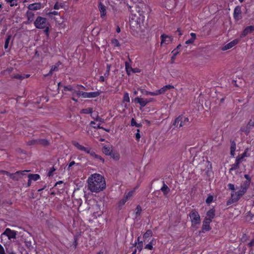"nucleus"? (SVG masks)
I'll return each instance as SVG.
<instances>
[{"instance_id":"48","label":"nucleus","mask_w":254,"mask_h":254,"mask_svg":"<svg viewBox=\"0 0 254 254\" xmlns=\"http://www.w3.org/2000/svg\"><path fill=\"white\" fill-rule=\"evenodd\" d=\"M131 125L132 126H136V127H140V125H139V124H137V123H136V122H135V120H134L133 118H132V119H131Z\"/></svg>"},{"instance_id":"51","label":"nucleus","mask_w":254,"mask_h":254,"mask_svg":"<svg viewBox=\"0 0 254 254\" xmlns=\"http://www.w3.org/2000/svg\"><path fill=\"white\" fill-rule=\"evenodd\" d=\"M55 171V169L54 167H52L50 169V170L49 171L48 173V176L50 177L53 175V172Z\"/></svg>"},{"instance_id":"21","label":"nucleus","mask_w":254,"mask_h":254,"mask_svg":"<svg viewBox=\"0 0 254 254\" xmlns=\"http://www.w3.org/2000/svg\"><path fill=\"white\" fill-rule=\"evenodd\" d=\"M215 216V210L214 209H210L208 210L206 213V217L205 218L206 219H209L210 220H212L213 218H214Z\"/></svg>"},{"instance_id":"16","label":"nucleus","mask_w":254,"mask_h":254,"mask_svg":"<svg viewBox=\"0 0 254 254\" xmlns=\"http://www.w3.org/2000/svg\"><path fill=\"white\" fill-rule=\"evenodd\" d=\"M26 15L28 20L27 23H30L34 21L35 15L32 11L28 10L26 12Z\"/></svg>"},{"instance_id":"63","label":"nucleus","mask_w":254,"mask_h":254,"mask_svg":"<svg viewBox=\"0 0 254 254\" xmlns=\"http://www.w3.org/2000/svg\"><path fill=\"white\" fill-rule=\"evenodd\" d=\"M16 0H10L9 2H10V6H13V5H16Z\"/></svg>"},{"instance_id":"37","label":"nucleus","mask_w":254,"mask_h":254,"mask_svg":"<svg viewBox=\"0 0 254 254\" xmlns=\"http://www.w3.org/2000/svg\"><path fill=\"white\" fill-rule=\"evenodd\" d=\"M130 99L129 97L128 93L126 92L124 93V97H123V102H129Z\"/></svg>"},{"instance_id":"50","label":"nucleus","mask_w":254,"mask_h":254,"mask_svg":"<svg viewBox=\"0 0 254 254\" xmlns=\"http://www.w3.org/2000/svg\"><path fill=\"white\" fill-rule=\"evenodd\" d=\"M74 165H78V163H76L74 161H71V162L69 163V164H68V168H67V169L68 170H69L70 169V168Z\"/></svg>"},{"instance_id":"14","label":"nucleus","mask_w":254,"mask_h":254,"mask_svg":"<svg viewBox=\"0 0 254 254\" xmlns=\"http://www.w3.org/2000/svg\"><path fill=\"white\" fill-rule=\"evenodd\" d=\"M134 102L138 103L142 107H145L148 103V99L136 97L134 99Z\"/></svg>"},{"instance_id":"24","label":"nucleus","mask_w":254,"mask_h":254,"mask_svg":"<svg viewBox=\"0 0 254 254\" xmlns=\"http://www.w3.org/2000/svg\"><path fill=\"white\" fill-rule=\"evenodd\" d=\"M112 149L110 147L105 146L103 148V152L106 155L110 156L112 152Z\"/></svg>"},{"instance_id":"49","label":"nucleus","mask_w":254,"mask_h":254,"mask_svg":"<svg viewBox=\"0 0 254 254\" xmlns=\"http://www.w3.org/2000/svg\"><path fill=\"white\" fill-rule=\"evenodd\" d=\"M160 94H161V93H160V91L159 90H156L154 92H151V93H149V95H151V96H157V95H159Z\"/></svg>"},{"instance_id":"55","label":"nucleus","mask_w":254,"mask_h":254,"mask_svg":"<svg viewBox=\"0 0 254 254\" xmlns=\"http://www.w3.org/2000/svg\"><path fill=\"white\" fill-rule=\"evenodd\" d=\"M172 53L174 55V57H176L180 53V51L175 49L172 52Z\"/></svg>"},{"instance_id":"52","label":"nucleus","mask_w":254,"mask_h":254,"mask_svg":"<svg viewBox=\"0 0 254 254\" xmlns=\"http://www.w3.org/2000/svg\"><path fill=\"white\" fill-rule=\"evenodd\" d=\"M135 138H136V139L137 140H138V141L139 140V139L140 138V133H139V129L137 130V132L135 134Z\"/></svg>"},{"instance_id":"29","label":"nucleus","mask_w":254,"mask_h":254,"mask_svg":"<svg viewBox=\"0 0 254 254\" xmlns=\"http://www.w3.org/2000/svg\"><path fill=\"white\" fill-rule=\"evenodd\" d=\"M100 95L99 92H88V98H95Z\"/></svg>"},{"instance_id":"27","label":"nucleus","mask_w":254,"mask_h":254,"mask_svg":"<svg viewBox=\"0 0 254 254\" xmlns=\"http://www.w3.org/2000/svg\"><path fill=\"white\" fill-rule=\"evenodd\" d=\"M113 159L118 161L120 158V154L115 151H113L111 153V154L110 155Z\"/></svg>"},{"instance_id":"2","label":"nucleus","mask_w":254,"mask_h":254,"mask_svg":"<svg viewBox=\"0 0 254 254\" xmlns=\"http://www.w3.org/2000/svg\"><path fill=\"white\" fill-rule=\"evenodd\" d=\"M189 217L191 223V227L197 228L200 224L201 219L198 212L195 209H192L189 213Z\"/></svg>"},{"instance_id":"60","label":"nucleus","mask_w":254,"mask_h":254,"mask_svg":"<svg viewBox=\"0 0 254 254\" xmlns=\"http://www.w3.org/2000/svg\"><path fill=\"white\" fill-rule=\"evenodd\" d=\"M131 72L133 73H139L140 72V70L138 68H132Z\"/></svg>"},{"instance_id":"56","label":"nucleus","mask_w":254,"mask_h":254,"mask_svg":"<svg viewBox=\"0 0 254 254\" xmlns=\"http://www.w3.org/2000/svg\"><path fill=\"white\" fill-rule=\"evenodd\" d=\"M248 246L250 248H252L254 246V239H252L250 242L248 244Z\"/></svg>"},{"instance_id":"15","label":"nucleus","mask_w":254,"mask_h":254,"mask_svg":"<svg viewBox=\"0 0 254 254\" xmlns=\"http://www.w3.org/2000/svg\"><path fill=\"white\" fill-rule=\"evenodd\" d=\"M29 11L37 10L41 8V4L40 3H35L29 4L28 6Z\"/></svg>"},{"instance_id":"54","label":"nucleus","mask_w":254,"mask_h":254,"mask_svg":"<svg viewBox=\"0 0 254 254\" xmlns=\"http://www.w3.org/2000/svg\"><path fill=\"white\" fill-rule=\"evenodd\" d=\"M249 127L251 128V127H254V121L252 120H250L248 123L247 125Z\"/></svg>"},{"instance_id":"43","label":"nucleus","mask_w":254,"mask_h":254,"mask_svg":"<svg viewBox=\"0 0 254 254\" xmlns=\"http://www.w3.org/2000/svg\"><path fill=\"white\" fill-rule=\"evenodd\" d=\"M112 44L116 47L120 46V44L119 41L117 39H114L112 40Z\"/></svg>"},{"instance_id":"17","label":"nucleus","mask_w":254,"mask_h":254,"mask_svg":"<svg viewBox=\"0 0 254 254\" xmlns=\"http://www.w3.org/2000/svg\"><path fill=\"white\" fill-rule=\"evenodd\" d=\"M33 143L41 144L44 146H46L49 144L48 140L45 139H39L37 140H33Z\"/></svg>"},{"instance_id":"53","label":"nucleus","mask_w":254,"mask_h":254,"mask_svg":"<svg viewBox=\"0 0 254 254\" xmlns=\"http://www.w3.org/2000/svg\"><path fill=\"white\" fill-rule=\"evenodd\" d=\"M58 66H59L58 64L54 65L51 67V69L52 70V71H57L58 69Z\"/></svg>"},{"instance_id":"30","label":"nucleus","mask_w":254,"mask_h":254,"mask_svg":"<svg viewBox=\"0 0 254 254\" xmlns=\"http://www.w3.org/2000/svg\"><path fill=\"white\" fill-rule=\"evenodd\" d=\"M152 235V231L150 230H147L143 235L144 241L145 242L147 239L151 237Z\"/></svg>"},{"instance_id":"26","label":"nucleus","mask_w":254,"mask_h":254,"mask_svg":"<svg viewBox=\"0 0 254 254\" xmlns=\"http://www.w3.org/2000/svg\"><path fill=\"white\" fill-rule=\"evenodd\" d=\"M241 13V7L237 6H236L234 10V17L236 19L238 16Z\"/></svg>"},{"instance_id":"47","label":"nucleus","mask_w":254,"mask_h":254,"mask_svg":"<svg viewBox=\"0 0 254 254\" xmlns=\"http://www.w3.org/2000/svg\"><path fill=\"white\" fill-rule=\"evenodd\" d=\"M12 78H16V79H18L19 80H22L24 78V76H23L20 74H15L14 75H13Z\"/></svg>"},{"instance_id":"57","label":"nucleus","mask_w":254,"mask_h":254,"mask_svg":"<svg viewBox=\"0 0 254 254\" xmlns=\"http://www.w3.org/2000/svg\"><path fill=\"white\" fill-rule=\"evenodd\" d=\"M246 154H247V152L245 151V152H244V153L241 155V157H237V158H238V159H241V161L242 162V161L243 159L245 157H246V156H247Z\"/></svg>"},{"instance_id":"39","label":"nucleus","mask_w":254,"mask_h":254,"mask_svg":"<svg viewBox=\"0 0 254 254\" xmlns=\"http://www.w3.org/2000/svg\"><path fill=\"white\" fill-rule=\"evenodd\" d=\"M11 36L8 35L7 37V38L5 40V43H4V48L6 49L8 48L9 41L10 40Z\"/></svg>"},{"instance_id":"1","label":"nucleus","mask_w":254,"mask_h":254,"mask_svg":"<svg viewBox=\"0 0 254 254\" xmlns=\"http://www.w3.org/2000/svg\"><path fill=\"white\" fill-rule=\"evenodd\" d=\"M88 189L92 192L98 193L103 190L106 187L104 178L99 174L90 175L87 179Z\"/></svg>"},{"instance_id":"46","label":"nucleus","mask_w":254,"mask_h":254,"mask_svg":"<svg viewBox=\"0 0 254 254\" xmlns=\"http://www.w3.org/2000/svg\"><path fill=\"white\" fill-rule=\"evenodd\" d=\"M213 199V197L212 195H209L207 199H206V202L208 204L212 202Z\"/></svg>"},{"instance_id":"38","label":"nucleus","mask_w":254,"mask_h":254,"mask_svg":"<svg viewBox=\"0 0 254 254\" xmlns=\"http://www.w3.org/2000/svg\"><path fill=\"white\" fill-rule=\"evenodd\" d=\"M137 241L138 243L137 246V249L139 250V251H141L143 248V242L142 241L139 242V237H138Z\"/></svg>"},{"instance_id":"19","label":"nucleus","mask_w":254,"mask_h":254,"mask_svg":"<svg viewBox=\"0 0 254 254\" xmlns=\"http://www.w3.org/2000/svg\"><path fill=\"white\" fill-rule=\"evenodd\" d=\"M81 88H83L84 89V87L83 86L80 85H77L76 86V88L78 89V90H74L72 93V95L74 96V94H76L78 97H81V94L83 93V91H80Z\"/></svg>"},{"instance_id":"36","label":"nucleus","mask_w":254,"mask_h":254,"mask_svg":"<svg viewBox=\"0 0 254 254\" xmlns=\"http://www.w3.org/2000/svg\"><path fill=\"white\" fill-rule=\"evenodd\" d=\"M92 112V109L91 108H88L86 109H84L81 111V113L86 114H91Z\"/></svg>"},{"instance_id":"44","label":"nucleus","mask_w":254,"mask_h":254,"mask_svg":"<svg viewBox=\"0 0 254 254\" xmlns=\"http://www.w3.org/2000/svg\"><path fill=\"white\" fill-rule=\"evenodd\" d=\"M142 211L141 207L140 205H137L135 209V214L136 215H139Z\"/></svg>"},{"instance_id":"35","label":"nucleus","mask_w":254,"mask_h":254,"mask_svg":"<svg viewBox=\"0 0 254 254\" xmlns=\"http://www.w3.org/2000/svg\"><path fill=\"white\" fill-rule=\"evenodd\" d=\"M127 201V197H125V196H124V197L119 201V202H118L119 206V207L123 206Z\"/></svg>"},{"instance_id":"59","label":"nucleus","mask_w":254,"mask_h":254,"mask_svg":"<svg viewBox=\"0 0 254 254\" xmlns=\"http://www.w3.org/2000/svg\"><path fill=\"white\" fill-rule=\"evenodd\" d=\"M0 254H5L3 247L0 244Z\"/></svg>"},{"instance_id":"31","label":"nucleus","mask_w":254,"mask_h":254,"mask_svg":"<svg viewBox=\"0 0 254 254\" xmlns=\"http://www.w3.org/2000/svg\"><path fill=\"white\" fill-rule=\"evenodd\" d=\"M125 67L127 74H129L130 73V72L131 71V70L132 69V68L131 67L129 64L127 62L125 63Z\"/></svg>"},{"instance_id":"12","label":"nucleus","mask_w":254,"mask_h":254,"mask_svg":"<svg viewBox=\"0 0 254 254\" xmlns=\"http://www.w3.org/2000/svg\"><path fill=\"white\" fill-rule=\"evenodd\" d=\"M212 221L209 219L205 218L203 221V225L202 227V232L204 233L205 231H208L211 229L210 227V223Z\"/></svg>"},{"instance_id":"6","label":"nucleus","mask_w":254,"mask_h":254,"mask_svg":"<svg viewBox=\"0 0 254 254\" xmlns=\"http://www.w3.org/2000/svg\"><path fill=\"white\" fill-rule=\"evenodd\" d=\"M34 24L36 28L38 29H44L50 25L48 20L41 16H38Z\"/></svg>"},{"instance_id":"32","label":"nucleus","mask_w":254,"mask_h":254,"mask_svg":"<svg viewBox=\"0 0 254 254\" xmlns=\"http://www.w3.org/2000/svg\"><path fill=\"white\" fill-rule=\"evenodd\" d=\"M154 239H152L150 242L149 244H147L145 247V249H148V250H152L153 249V245H154Z\"/></svg>"},{"instance_id":"13","label":"nucleus","mask_w":254,"mask_h":254,"mask_svg":"<svg viewBox=\"0 0 254 254\" xmlns=\"http://www.w3.org/2000/svg\"><path fill=\"white\" fill-rule=\"evenodd\" d=\"M254 31V25H251L247 27L241 34V37H244L248 34L253 32Z\"/></svg>"},{"instance_id":"42","label":"nucleus","mask_w":254,"mask_h":254,"mask_svg":"<svg viewBox=\"0 0 254 254\" xmlns=\"http://www.w3.org/2000/svg\"><path fill=\"white\" fill-rule=\"evenodd\" d=\"M134 192V190L130 191L124 196L125 197H127V199L128 200L129 198H130L133 195Z\"/></svg>"},{"instance_id":"62","label":"nucleus","mask_w":254,"mask_h":254,"mask_svg":"<svg viewBox=\"0 0 254 254\" xmlns=\"http://www.w3.org/2000/svg\"><path fill=\"white\" fill-rule=\"evenodd\" d=\"M93 127H94V128H102V129H103L105 130L106 131H108V132L109 131V130H107V129H106L104 128L103 127H100V124H97V125L96 126H93Z\"/></svg>"},{"instance_id":"9","label":"nucleus","mask_w":254,"mask_h":254,"mask_svg":"<svg viewBox=\"0 0 254 254\" xmlns=\"http://www.w3.org/2000/svg\"><path fill=\"white\" fill-rule=\"evenodd\" d=\"M2 235L6 236L8 239L10 240L16 238V233L15 231L11 230L9 228H6Z\"/></svg>"},{"instance_id":"5","label":"nucleus","mask_w":254,"mask_h":254,"mask_svg":"<svg viewBox=\"0 0 254 254\" xmlns=\"http://www.w3.org/2000/svg\"><path fill=\"white\" fill-rule=\"evenodd\" d=\"M30 170L18 171L14 173H10L6 171H1V173L2 174L6 175L10 177V179L14 181H18L22 178L25 174V172H29Z\"/></svg>"},{"instance_id":"33","label":"nucleus","mask_w":254,"mask_h":254,"mask_svg":"<svg viewBox=\"0 0 254 254\" xmlns=\"http://www.w3.org/2000/svg\"><path fill=\"white\" fill-rule=\"evenodd\" d=\"M250 181L246 180L243 184V185L241 186V188L242 189H245L247 191L250 184Z\"/></svg>"},{"instance_id":"23","label":"nucleus","mask_w":254,"mask_h":254,"mask_svg":"<svg viewBox=\"0 0 254 254\" xmlns=\"http://www.w3.org/2000/svg\"><path fill=\"white\" fill-rule=\"evenodd\" d=\"M174 87L172 85H165L164 86H163V87H162L161 89H160L159 90L160 91V93H161V94H164L167 90H168V89H172V88H174Z\"/></svg>"},{"instance_id":"64","label":"nucleus","mask_w":254,"mask_h":254,"mask_svg":"<svg viewBox=\"0 0 254 254\" xmlns=\"http://www.w3.org/2000/svg\"><path fill=\"white\" fill-rule=\"evenodd\" d=\"M194 40H193V39H189L186 42V44H190L193 43Z\"/></svg>"},{"instance_id":"20","label":"nucleus","mask_w":254,"mask_h":254,"mask_svg":"<svg viewBox=\"0 0 254 254\" xmlns=\"http://www.w3.org/2000/svg\"><path fill=\"white\" fill-rule=\"evenodd\" d=\"M99 9L100 12L101 17L103 18L106 15V10L105 6L101 3H99Z\"/></svg>"},{"instance_id":"61","label":"nucleus","mask_w":254,"mask_h":254,"mask_svg":"<svg viewBox=\"0 0 254 254\" xmlns=\"http://www.w3.org/2000/svg\"><path fill=\"white\" fill-rule=\"evenodd\" d=\"M81 97L84 98H88V92H85L83 91V93L81 94Z\"/></svg>"},{"instance_id":"58","label":"nucleus","mask_w":254,"mask_h":254,"mask_svg":"<svg viewBox=\"0 0 254 254\" xmlns=\"http://www.w3.org/2000/svg\"><path fill=\"white\" fill-rule=\"evenodd\" d=\"M228 187L229 189H230L232 190H235L234 185L232 184H229L228 185Z\"/></svg>"},{"instance_id":"7","label":"nucleus","mask_w":254,"mask_h":254,"mask_svg":"<svg viewBox=\"0 0 254 254\" xmlns=\"http://www.w3.org/2000/svg\"><path fill=\"white\" fill-rule=\"evenodd\" d=\"M91 212L92 213L93 216L94 218H97L102 214V211L101 209L100 205L95 202L90 208Z\"/></svg>"},{"instance_id":"11","label":"nucleus","mask_w":254,"mask_h":254,"mask_svg":"<svg viewBox=\"0 0 254 254\" xmlns=\"http://www.w3.org/2000/svg\"><path fill=\"white\" fill-rule=\"evenodd\" d=\"M161 45H167L171 42L173 40V38L171 36H168L165 34H162L161 36Z\"/></svg>"},{"instance_id":"40","label":"nucleus","mask_w":254,"mask_h":254,"mask_svg":"<svg viewBox=\"0 0 254 254\" xmlns=\"http://www.w3.org/2000/svg\"><path fill=\"white\" fill-rule=\"evenodd\" d=\"M92 117L96 121H99V122H102V123H103L104 122L103 120L102 119H101V118H100L98 115L93 114L92 115Z\"/></svg>"},{"instance_id":"4","label":"nucleus","mask_w":254,"mask_h":254,"mask_svg":"<svg viewBox=\"0 0 254 254\" xmlns=\"http://www.w3.org/2000/svg\"><path fill=\"white\" fill-rule=\"evenodd\" d=\"M190 123V122L188 118L183 115H181L175 120L173 126L176 127L180 128L184 126H188Z\"/></svg>"},{"instance_id":"34","label":"nucleus","mask_w":254,"mask_h":254,"mask_svg":"<svg viewBox=\"0 0 254 254\" xmlns=\"http://www.w3.org/2000/svg\"><path fill=\"white\" fill-rule=\"evenodd\" d=\"M91 156H93L95 158L100 160L102 162H104V159L100 156L96 154L93 151V153L91 154Z\"/></svg>"},{"instance_id":"10","label":"nucleus","mask_w":254,"mask_h":254,"mask_svg":"<svg viewBox=\"0 0 254 254\" xmlns=\"http://www.w3.org/2000/svg\"><path fill=\"white\" fill-rule=\"evenodd\" d=\"M239 42V40L236 39L230 42V43H228L227 44L224 45L223 47H222L221 50L223 51H226L228 49H230L233 47H234L235 45L238 44Z\"/></svg>"},{"instance_id":"25","label":"nucleus","mask_w":254,"mask_h":254,"mask_svg":"<svg viewBox=\"0 0 254 254\" xmlns=\"http://www.w3.org/2000/svg\"><path fill=\"white\" fill-rule=\"evenodd\" d=\"M236 145L234 141H231L230 153L233 156L235 155V152L236 148Z\"/></svg>"},{"instance_id":"41","label":"nucleus","mask_w":254,"mask_h":254,"mask_svg":"<svg viewBox=\"0 0 254 254\" xmlns=\"http://www.w3.org/2000/svg\"><path fill=\"white\" fill-rule=\"evenodd\" d=\"M250 129L251 128L249 127L248 126L246 127H242L241 128V131L245 132L246 134H248L250 132Z\"/></svg>"},{"instance_id":"8","label":"nucleus","mask_w":254,"mask_h":254,"mask_svg":"<svg viewBox=\"0 0 254 254\" xmlns=\"http://www.w3.org/2000/svg\"><path fill=\"white\" fill-rule=\"evenodd\" d=\"M73 145L78 149L85 152L86 153L89 154L90 155L93 153V150L91 148L89 147H84L82 145L80 144L78 142L74 141L72 143Z\"/></svg>"},{"instance_id":"28","label":"nucleus","mask_w":254,"mask_h":254,"mask_svg":"<svg viewBox=\"0 0 254 254\" xmlns=\"http://www.w3.org/2000/svg\"><path fill=\"white\" fill-rule=\"evenodd\" d=\"M28 177L29 179H30V180L34 181H37L40 178V175L37 174H29L28 175Z\"/></svg>"},{"instance_id":"3","label":"nucleus","mask_w":254,"mask_h":254,"mask_svg":"<svg viewBox=\"0 0 254 254\" xmlns=\"http://www.w3.org/2000/svg\"><path fill=\"white\" fill-rule=\"evenodd\" d=\"M247 192L245 189L240 188L238 191L231 193V198L227 202V205H229L237 202L240 198Z\"/></svg>"},{"instance_id":"22","label":"nucleus","mask_w":254,"mask_h":254,"mask_svg":"<svg viewBox=\"0 0 254 254\" xmlns=\"http://www.w3.org/2000/svg\"><path fill=\"white\" fill-rule=\"evenodd\" d=\"M160 190L163 192L164 195H167L170 191V189L164 182H163V186Z\"/></svg>"},{"instance_id":"18","label":"nucleus","mask_w":254,"mask_h":254,"mask_svg":"<svg viewBox=\"0 0 254 254\" xmlns=\"http://www.w3.org/2000/svg\"><path fill=\"white\" fill-rule=\"evenodd\" d=\"M241 161V159H238L237 158L236 159V162L234 164L231 165V167L230 169V171L232 170H235L239 168V165Z\"/></svg>"},{"instance_id":"45","label":"nucleus","mask_w":254,"mask_h":254,"mask_svg":"<svg viewBox=\"0 0 254 254\" xmlns=\"http://www.w3.org/2000/svg\"><path fill=\"white\" fill-rule=\"evenodd\" d=\"M64 91H74L73 88L72 87V86L71 85H68V86H64Z\"/></svg>"}]
</instances>
